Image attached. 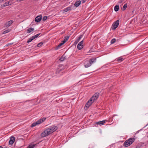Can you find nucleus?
Listing matches in <instances>:
<instances>
[{"instance_id": "6e6552de", "label": "nucleus", "mask_w": 148, "mask_h": 148, "mask_svg": "<svg viewBox=\"0 0 148 148\" xmlns=\"http://www.w3.org/2000/svg\"><path fill=\"white\" fill-rule=\"evenodd\" d=\"M83 41L82 40L77 45V48L78 49L80 50L83 48Z\"/></svg>"}, {"instance_id": "20e7f679", "label": "nucleus", "mask_w": 148, "mask_h": 148, "mask_svg": "<svg viewBox=\"0 0 148 148\" xmlns=\"http://www.w3.org/2000/svg\"><path fill=\"white\" fill-rule=\"evenodd\" d=\"M46 119V118L43 117L42 119H39L36 122L33 123L32 124L31 127H33L37 125L40 124L43 122Z\"/></svg>"}, {"instance_id": "c756f323", "label": "nucleus", "mask_w": 148, "mask_h": 148, "mask_svg": "<svg viewBox=\"0 0 148 148\" xmlns=\"http://www.w3.org/2000/svg\"><path fill=\"white\" fill-rule=\"evenodd\" d=\"M47 16H44L43 18V21H45L47 19Z\"/></svg>"}, {"instance_id": "c9c22d12", "label": "nucleus", "mask_w": 148, "mask_h": 148, "mask_svg": "<svg viewBox=\"0 0 148 148\" xmlns=\"http://www.w3.org/2000/svg\"><path fill=\"white\" fill-rule=\"evenodd\" d=\"M116 115H114V116H116Z\"/></svg>"}, {"instance_id": "f8f14e48", "label": "nucleus", "mask_w": 148, "mask_h": 148, "mask_svg": "<svg viewBox=\"0 0 148 148\" xmlns=\"http://www.w3.org/2000/svg\"><path fill=\"white\" fill-rule=\"evenodd\" d=\"M82 35H81L79 36V37L76 40L74 43V44L75 45L79 42L80 40L82 38Z\"/></svg>"}, {"instance_id": "a211bd4d", "label": "nucleus", "mask_w": 148, "mask_h": 148, "mask_svg": "<svg viewBox=\"0 0 148 148\" xmlns=\"http://www.w3.org/2000/svg\"><path fill=\"white\" fill-rule=\"evenodd\" d=\"M105 123V121H100L96 123L99 125H103Z\"/></svg>"}, {"instance_id": "a878e982", "label": "nucleus", "mask_w": 148, "mask_h": 148, "mask_svg": "<svg viewBox=\"0 0 148 148\" xmlns=\"http://www.w3.org/2000/svg\"><path fill=\"white\" fill-rule=\"evenodd\" d=\"M3 7H5L6 6L9 5L8 1L5 2L4 4H3Z\"/></svg>"}, {"instance_id": "f704fd0d", "label": "nucleus", "mask_w": 148, "mask_h": 148, "mask_svg": "<svg viewBox=\"0 0 148 148\" xmlns=\"http://www.w3.org/2000/svg\"><path fill=\"white\" fill-rule=\"evenodd\" d=\"M0 148H3V147L1 146H0Z\"/></svg>"}, {"instance_id": "9d476101", "label": "nucleus", "mask_w": 148, "mask_h": 148, "mask_svg": "<svg viewBox=\"0 0 148 148\" xmlns=\"http://www.w3.org/2000/svg\"><path fill=\"white\" fill-rule=\"evenodd\" d=\"M15 138L14 136H11L9 141V144L10 145H12L15 141Z\"/></svg>"}, {"instance_id": "dca6fc26", "label": "nucleus", "mask_w": 148, "mask_h": 148, "mask_svg": "<svg viewBox=\"0 0 148 148\" xmlns=\"http://www.w3.org/2000/svg\"><path fill=\"white\" fill-rule=\"evenodd\" d=\"M65 43L63 42H61L60 44L58 45L56 47V50L58 49H59L60 47H61V46H62L63 44H64Z\"/></svg>"}, {"instance_id": "aec40b11", "label": "nucleus", "mask_w": 148, "mask_h": 148, "mask_svg": "<svg viewBox=\"0 0 148 148\" xmlns=\"http://www.w3.org/2000/svg\"><path fill=\"white\" fill-rule=\"evenodd\" d=\"M90 106L89 105L88 103H86L84 108V109L87 110Z\"/></svg>"}, {"instance_id": "cd10ccee", "label": "nucleus", "mask_w": 148, "mask_h": 148, "mask_svg": "<svg viewBox=\"0 0 148 148\" xmlns=\"http://www.w3.org/2000/svg\"><path fill=\"white\" fill-rule=\"evenodd\" d=\"M116 41V39L115 38L112 39L111 41V44L114 43Z\"/></svg>"}, {"instance_id": "b1692460", "label": "nucleus", "mask_w": 148, "mask_h": 148, "mask_svg": "<svg viewBox=\"0 0 148 148\" xmlns=\"http://www.w3.org/2000/svg\"><path fill=\"white\" fill-rule=\"evenodd\" d=\"M69 38V36H66L65 37V39L63 41L65 43L68 40Z\"/></svg>"}, {"instance_id": "f03ea898", "label": "nucleus", "mask_w": 148, "mask_h": 148, "mask_svg": "<svg viewBox=\"0 0 148 148\" xmlns=\"http://www.w3.org/2000/svg\"><path fill=\"white\" fill-rule=\"evenodd\" d=\"M135 140V139L134 138H130L125 141L123 144V146L125 147H128L131 145Z\"/></svg>"}, {"instance_id": "f257e3e1", "label": "nucleus", "mask_w": 148, "mask_h": 148, "mask_svg": "<svg viewBox=\"0 0 148 148\" xmlns=\"http://www.w3.org/2000/svg\"><path fill=\"white\" fill-rule=\"evenodd\" d=\"M58 128L57 126H55L47 128L41 134V136L43 137L47 136L56 131Z\"/></svg>"}, {"instance_id": "2eb2a0df", "label": "nucleus", "mask_w": 148, "mask_h": 148, "mask_svg": "<svg viewBox=\"0 0 148 148\" xmlns=\"http://www.w3.org/2000/svg\"><path fill=\"white\" fill-rule=\"evenodd\" d=\"M36 145H37L36 144H31L27 147V148H34V147L36 146Z\"/></svg>"}, {"instance_id": "5701e85b", "label": "nucleus", "mask_w": 148, "mask_h": 148, "mask_svg": "<svg viewBox=\"0 0 148 148\" xmlns=\"http://www.w3.org/2000/svg\"><path fill=\"white\" fill-rule=\"evenodd\" d=\"M9 5H10L14 3L13 0H10L8 1Z\"/></svg>"}, {"instance_id": "393cba45", "label": "nucleus", "mask_w": 148, "mask_h": 148, "mask_svg": "<svg viewBox=\"0 0 148 148\" xmlns=\"http://www.w3.org/2000/svg\"><path fill=\"white\" fill-rule=\"evenodd\" d=\"M10 31V30L9 29H7V30H5L3 32L2 34H6L7 33H8Z\"/></svg>"}, {"instance_id": "9b49d317", "label": "nucleus", "mask_w": 148, "mask_h": 148, "mask_svg": "<svg viewBox=\"0 0 148 148\" xmlns=\"http://www.w3.org/2000/svg\"><path fill=\"white\" fill-rule=\"evenodd\" d=\"M42 18L41 15L37 16L35 18V20L36 22H38L41 20Z\"/></svg>"}, {"instance_id": "4468645a", "label": "nucleus", "mask_w": 148, "mask_h": 148, "mask_svg": "<svg viewBox=\"0 0 148 148\" xmlns=\"http://www.w3.org/2000/svg\"><path fill=\"white\" fill-rule=\"evenodd\" d=\"M81 1H76L74 4L75 6L76 7H78L80 4Z\"/></svg>"}, {"instance_id": "1a4fd4ad", "label": "nucleus", "mask_w": 148, "mask_h": 148, "mask_svg": "<svg viewBox=\"0 0 148 148\" xmlns=\"http://www.w3.org/2000/svg\"><path fill=\"white\" fill-rule=\"evenodd\" d=\"M14 21L12 20H10L6 22L4 24L5 27H8L10 26L13 23Z\"/></svg>"}, {"instance_id": "e433bc0d", "label": "nucleus", "mask_w": 148, "mask_h": 148, "mask_svg": "<svg viewBox=\"0 0 148 148\" xmlns=\"http://www.w3.org/2000/svg\"><path fill=\"white\" fill-rule=\"evenodd\" d=\"M84 3L85 2V1H84Z\"/></svg>"}, {"instance_id": "423d86ee", "label": "nucleus", "mask_w": 148, "mask_h": 148, "mask_svg": "<svg viewBox=\"0 0 148 148\" xmlns=\"http://www.w3.org/2000/svg\"><path fill=\"white\" fill-rule=\"evenodd\" d=\"M99 95V93H96L93 96L90 98V99L92 100L93 101L96 100L98 98Z\"/></svg>"}, {"instance_id": "72a5a7b5", "label": "nucleus", "mask_w": 148, "mask_h": 148, "mask_svg": "<svg viewBox=\"0 0 148 148\" xmlns=\"http://www.w3.org/2000/svg\"><path fill=\"white\" fill-rule=\"evenodd\" d=\"M119 2L120 3H121L122 2V0H120V1H119Z\"/></svg>"}, {"instance_id": "ddd939ff", "label": "nucleus", "mask_w": 148, "mask_h": 148, "mask_svg": "<svg viewBox=\"0 0 148 148\" xmlns=\"http://www.w3.org/2000/svg\"><path fill=\"white\" fill-rule=\"evenodd\" d=\"M71 9V7L69 6L68 7L64 9L63 10V11L64 12H67L68 11L70 10Z\"/></svg>"}, {"instance_id": "412c9836", "label": "nucleus", "mask_w": 148, "mask_h": 148, "mask_svg": "<svg viewBox=\"0 0 148 148\" xmlns=\"http://www.w3.org/2000/svg\"><path fill=\"white\" fill-rule=\"evenodd\" d=\"M123 59L121 57H120L117 58V61L118 62H121L123 60Z\"/></svg>"}, {"instance_id": "6ab92c4d", "label": "nucleus", "mask_w": 148, "mask_h": 148, "mask_svg": "<svg viewBox=\"0 0 148 148\" xmlns=\"http://www.w3.org/2000/svg\"><path fill=\"white\" fill-rule=\"evenodd\" d=\"M94 102L92 100L90 99L88 100V102H87V103H88V104L90 106Z\"/></svg>"}, {"instance_id": "473e14b6", "label": "nucleus", "mask_w": 148, "mask_h": 148, "mask_svg": "<svg viewBox=\"0 0 148 148\" xmlns=\"http://www.w3.org/2000/svg\"><path fill=\"white\" fill-rule=\"evenodd\" d=\"M23 0H16L17 1H21Z\"/></svg>"}, {"instance_id": "2f4dec72", "label": "nucleus", "mask_w": 148, "mask_h": 148, "mask_svg": "<svg viewBox=\"0 0 148 148\" xmlns=\"http://www.w3.org/2000/svg\"><path fill=\"white\" fill-rule=\"evenodd\" d=\"M13 43H8V44L7 45H6V46H9L10 45H11Z\"/></svg>"}, {"instance_id": "bb28decb", "label": "nucleus", "mask_w": 148, "mask_h": 148, "mask_svg": "<svg viewBox=\"0 0 148 148\" xmlns=\"http://www.w3.org/2000/svg\"><path fill=\"white\" fill-rule=\"evenodd\" d=\"M127 7V4H125L123 6L122 10H125L126 8Z\"/></svg>"}, {"instance_id": "0eeeda50", "label": "nucleus", "mask_w": 148, "mask_h": 148, "mask_svg": "<svg viewBox=\"0 0 148 148\" xmlns=\"http://www.w3.org/2000/svg\"><path fill=\"white\" fill-rule=\"evenodd\" d=\"M40 33L38 34H36L35 36H32L30 37L28 40L27 41V42L29 43L30 42H31L34 39H35V38H37L38 37V36L39 35Z\"/></svg>"}, {"instance_id": "7ed1b4c3", "label": "nucleus", "mask_w": 148, "mask_h": 148, "mask_svg": "<svg viewBox=\"0 0 148 148\" xmlns=\"http://www.w3.org/2000/svg\"><path fill=\"white\" fill-rule=\"evenodd\" d=\"M97 58H92L90 59L88 61V63L84 65L85 67L87 68L90 66L93 63L96 62V59Z\"/></svg>"}, {"instance_id": "39448f33", "label": "nucleus", "mask_w": 148, "mask_h": 148, "mask_svg": "<svg viewBox=\"0 0 148 148\" xmlns=\"http://www.w3.org/2000/svg\"><path fill=\"white\" fill-rule=\"evenodd\" d=\"M119 20H118L113 23L112 27L113 30H115L117 27L119 25Z\"/></svg>"}, {"instance_id": "c85d7f7f", "label": "nucleus", "mask_w": 148, "mask_h": 148, "mask_svg": "<svg viewBox=\"0 0 148 148\" xmlns=\"http://www.w3.org/2000/svg\"><path fill=\"white\" fill-rule=\"evenodd\" d=\"M43 44V43L42 42H40V43H38L37 45V46L38 47H40L41 45H42Z\"/></svg>"}, {"instance_id": "f3484780", "label": "nucleus", "mask_w": 148, "mask_h": 148, "mask_svg": "<svg viewBox=\"0 0 148 148\" xmlns=\"http://www.w3.org/2000/svg\"><path fill=\"white\" fill-rule=\"evenodd\" d=\"M34 30V29L32 27L29 28L27 30V33H30L32 32H33Z\"/></svg>"}, {"instance_id": "7c9ffc66", "label": "nucleus", "mask_w": 148, "mask_h": 148, "mask_svg": "<svg viewBox=\"0 0 148 148\" xmlns=\"http://www.w3.org/2000/svg\"><path fill=\"white\" fill-rule=\"evenodd\" d=\"M60 60L61 61H63L64 60V58L62 57L60 59Z\"/></svg>"}, {"instance_id": "4be33fe9", "label": "nucleus", "mask_w": 148, "mask_h": 148, "mask_svg": "<svg viewBox=\"0 0 148 148\" xmlns=\"http://www.w3.org/2000/svg\"><path fill=\"white\" fill-rule=\"evenodd\" d=\"M119 10V6L118 5H116L114 7V10L116 12H117Z\"/></svg>"}]
</instances>
